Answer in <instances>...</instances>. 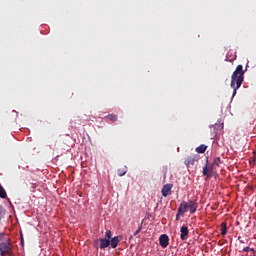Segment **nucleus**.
Returning a JSON list of instances; mask_svg holds the SVG:
<instances>
[{
	"mask_svg": "<svg viewBox=\"0 0 256 256\" xmlns=\"http://www.w3.org/2000/svg\"><path fill=\"white\" fill-rule=\"evenodd\" d=\"M118 175L119 177H123V175H127V167L118 169Z\"/></svg>",
	"mask_w": 256,
	"mask_h": 256,
	"instance_id": "16",
	"label": "nucleus"
},
{
	"mask_svg": "<svg viewBox=\"0 0 256 256\" xmlns=\"http://www.w3.org/2000/svg\"><path fill=\"white\" fill-rule=\"evenodd\" d=\"M197 161H199V155L190 154L185 158L184 164L186 165L187 169H189V167H193Z\"/></svg>",
	"mask_w": 256,
	"mask_h": 256,
	"instance_id": "4",
	"label": "nucleus"
},
{
	"mask_svg": "<svg viewBox=\"0 0 256 256\" xmlns=\"http://www.w3.org/2000/svg\"><path fill=\"white\" fill-rule=\"evenodd\" d=\"M187 237H189V228L187 226H182L180 229L181 241H187Z\"/></svg>",
	"mask_w": 256,
	"mask_h": 256,
	"instance_id": "7",
	"label": "nucleus"
},
{
	"mask_svg": "<svg viewBox=\"0 0 256 256\" xmlns=\"http://www.w3.org/2000/svg\"><path fill=\"white\" fill-rule=\"evenodd\" d=\"M13 244H11V240L8 238L4 240V242H0V256H13Z\"/></svg>",
	"mask_w": 256,
	"mask_h": 256,
	"instance_id": "3",
	"label": "nucleus"
},
{
	"mask_svg": "<svg viewBox=\"0 0 256 256\" xmlns=\"http://www.w3.org/2000/svg\"><path fill=\"white\" fill-rule=\"evenodd\" d=\"M220 229H221V235H227V222H222L221 226H220Z\"/></svg>",
	"mask_w": 256,
	"mask_h": 256,
	"instance_id": "13",
	"label": "nucleus"
},
{
	"mask_svg": "<svg viewBox=\"0 0 256 256\" xmlns=\"http://www.w3.org/2000/svg\"><path fill=\"white\" fill-rule=\"evenodd\" d=\"M141 226L134 232V236L139 235L141 233Z\"/></svg>",
	"mask_w": 256,
	"mask_h": 256,
	"instance_id": "20",
	"label": "nucleus"
},
{
	"mask_svg": "<svg viewBox=\"0 0 256 256\" xmlns=\"http://www.w3.org/2000/svg\"><path fill=\"white\" fill-rule=\"evenodd\" d=\"M197 207H199V204L197 202L190 200L188 203V209H190V213H195L197 211Z\"/></svg>",
	"mask_w": 256,
	"mask_h": 256,
	"instance_id": "11",
	"label": "nucleus"
},
{
	"mask_svg": "<svg viewBox=\"0 0 256 256\" xmlns=\"http://www.w3.org/2000/svg\"><path fill=\"white\" fill-rule=\"evenodd\" d=\"M106 119H109L110 121H117L118 117L115 114H109L106 116Z\"/></svg>",
	"mask_w": 256,
	"mask_h": 256,
	"instance_id": "18",
	"label": "nucleus"
},
{
	"mask_svg": "<svg viewBox=\"0 0 256 256\" xmlns=\"http://www.w3.org/2000/svg\"><path fill=\"white\" fill-rule=\"evenodd\" d=\"M244 81L245 71L243 70V65H238L231 76L230 86L233 89L232 97H235V95H237V90L241 88Z\"/></svg>",
	"mask_w": 256,
	"mask_h": 256,
	"instance_id": "1",
	"label": "nucleus"
},
{
	"mask_svg": "<svg viewBox=\"0 0 256 256\" xmlns=\"http://www.w3.org/2000/svg\"><path fill=\"white\" fill-rule=\"evenodd\" d=\"M121 242V236H115L112 239H110V247L112 249H117V245Z\"/></svg>",
	"mask_w": 256,
	"mask_h": 256,
	"instance_id": "9",
	"label": "nucleus"
},
{
	"mask_svg": "<svg viewBox=\"0 0 256 256\" xmlns=\"http://www.w3.org/2000/svg\"><path fill=\"white\" fill-rule=\"evenodd\" d=\"M111 230H107L105 232V237L95 240V247H99V249H107L111 245Z\"/></svg>",
	"mask_w": 256,
	"mask_h": 256,
	"instance_id": "2",
	"label": "nucleus"
},
{
	"mask_svg": "<svg viewBox=\"0 0 256 256\" xmlns=\"http://www.w3.org/2000/svg\"><path fill=\"white\" fill-rule=\"evenodd\" d=\"M207 151V145L201 144L196 148V153H205Z\"/></svg>",
	"mask_w": 256,
	"mask_h": 256,
	"instance_id": "12",
	"label": "nucleus"
},
{
	"mask_svg": "<svg viewBox=\"0 0 256 256\" xmlns=\"http://www.w3.org/2000/svg\"><path fill=\"white\" fill-rule=\"evenodd\" d=\"M159 244L162 249H167L169 247V236L167 234L160 235Z\"/></svg>",
	"mask_w": 256,
	"mask_h": 256,
	"instance_id": "5",
	"label": "nucleus"
},
{
	"mask_svg": "<svg viewBox=\"0 0 256 256\" xmlns=\"http://www.w3.org/2000/svg\"><path fill=\"white\" fill-rule=\"evenodd\" d=\"M187 209H189L188 203L185 201L181 202L176 214V219H179V215H184V213H187Z\"/></svg>",
	"mask_w": 256,
	"mask_h": 256,
	"instance_id": "6",
	"label": "nucleus"
},
{
	"mask_svg": "<svg viewBox=\"0 0 256 256\" xmlns=\"http://www.w3.org/2000/svg\"><path fill=\"white\" fill-rule=\"evenodd\" d=\"M209 168V169H208ZM209 170L213 171V166L209 167V158H207L206 160V165L203 168V172L202 175H204V177H209Z\"/></svg>",
	"mask_w": 256,
	"mask_h": 256,
	"instance_id": "10",
	"label": "nucleus"
},
{
	"mask_svg": "<svg viewBox=\"0 0 256 256\" xmlns=\"http://www.w3.org/2000/svg\"><path fill=\"white\" fill-rule=\"evenodd\" d=\"M171 189H173V184H166L162 188V196L163 197H168L169 194L171 193Z\"/></svg>",
	"mask_w": 256,
	"mask_h": 256,
	"instance_id": "8",
	"label": "nucleus"
},
{
	"mask_svg": "<svg viewBox=\"0 0 256 256\" xmlns=\"http://www.w3.org/2000/svg\"><path fill=\"white\" fill-rule=\"evenodd\" d=\"M9 238H7V234H5V232H0V242L3 243L6 240H8Z\"/></svg>",
	"mask_w": 256,
	"mask_h": 256,
	"instance_id": "17",
	"label": "nucleus"
},
{
	"mask_svg": "<svg viewBox=\"0 0 256 256\" xmlns=\"http://www.w3.org/2000/svg\"><path fill=\"white\" fill-rule=\"evenodd\" d=\"M0 197L1 199H7V192L5 191V188L0 184Z\"/></svg>",
	"mask_w": 256,
	"mask_h": 256,
	"instance_id": "15",
	"label": "nucleus"
},
{
	"mask_svg": "<svg viewBox=\"0 0 256 256\" xmlns=\"http://www.w3.org/2000/svg\"><path fill=\"white\" fill-rule=\"evenodd\" d=\"M213 165H217V167H219V165H221V157H216L213 161Z\"/></svg>",
	"mask_w": 256,
	"mask_h": 256,
	"instance_id": "19",
	"label": "nucleus"
},
{
	"mask_svg": "<svg viewBox=\"0 0 256 256\" xmlns=\"http://www.w3.org/2000/svg\"><path fill=\"white\" fill-rule=\"evenodd\" d=\"M245 253H250V256H255V249L251 248V247H245L243 248V250Z\"/></svg>",
	"mask_w": 256,
	"mask_h": 256,
	"instance_id": "14",
	"label": "nucleus"
}]
</instances>
